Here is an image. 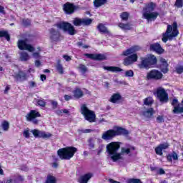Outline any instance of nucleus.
Wrapping results in <instances>:
<instances>
[{
  "label": "nucleus",
  "mask_w": 183,
  "mask_h": 183,
  "mask_svg": "<svg viewBox=\"0 0 183 183\" xmlns=\"http://www.w3.org/2000/svg\"><path fill=\"white\" fill-rule=\"evenodd\" d=\"M13 77L16 81H25L28 78V75L25 71H19L13 75Z\"/></svg>",
  "instance_id": "6ab92c4d"
},
{
  "label": "nucleus",
  "mask_w": 183,
  "mask_h": 183,
  "mask_svg": "<svg viewBox=\"0 0 183 183\" xmlns=\"http://www.w3.org/2000/svg\"><path fill=\"white\" fill-rule=\"evenodd\" d=\"M82 25H91L92 24V19H81Z\"/></svg>",
  "instance_id": "79ce46f5"
},
{
  "label": "nucleus",
  "mask_w": 183,
  "mask_h": 183,
  "mask_svg": "<svg viewBox=\"0 0 183 183\" xmlns=\"http://www.w3.org/2000/svg\"><path fill=\"white\" fill-rule=\"evenodd\" d=\"M89 147L90 149H94L95 147V142L94 141V139H90L89 140Z\"/></svg>",
  "instance_id": "a18cd8bd"
},
{
  "label": "nucleus",
  "mask_w": 183,
  "mask_h": 183,
  "mask_svg": "<svg viewBox=\"0 0 183 183\" xmlns=\"http://www.w3.org/2000/svg\"><path fill=\"white\" fill-rule=\"evenodd\" d=\"M97 29H99V31L100 32H103V34H108V29H107L105 27V25H104L103 24H99L98 26H97Z\"/></svg>",
  "instance_id": "f704fd0d"
},
{
  "label": "nucleus",
  "mask_w": 183,
  "mask_h": 183,
  "mask_svg": "<svg viewBox=\"0 0 183 183\" xmlns=\"http://www.w3.org/2000/svg\"><path fill=\"white\" fill-rule=\"evenodd\" d=\"M107 3V0H94V5L95 8H99V6H102V5H105Z\"/></svg>",
  "instance_id": "2f4dec72"
},
{
  "label": "nucleus",
  "mask_w": 183,
  "mask_h": 183,
  "mask_svg": "<svg viewBox=\"0 0 183 183\" xmlns=\"http://www.w3.org/2000/svg\"><path fill=\"white\" fill-rule=\"evenodd\" d=\"M0 14H5V8L2 6H0Z\"/></svg>",
  "instance_id": "0e129e2a"
},
{
  "label": "nucleus",
  "mask_w": 183,
  "mask_h": 183,
  "mask_svg": "<svg viewBox=\"0 0 183 183\" xmlns=\"http://www.w3.org/2000/svg\"><path fill=\"white\" fill-rule=\"evenodd\" d=\"M51 104H52L53 108H56V107H58V102H57L52 101Z\"/></svg>",
  "instance_id": "680f3d73"
},
{
  "label": "nucleus",
  "mask_w": 183,
  "mask_h": 183,
  "mask_svg": "<svg viewBox=\"0 0 183 183\" xmlns=\"http://www.w3.org/2000/svg\"><path fill=\"white\" fill-rule=\"evenodd\" d=\"M23 25H24V26H28V25H31V20L29 19H24L23 20Z\"/></svg>",
  "instance_id": "603ef678"
},
{
  "label": "nucleus",
  "mask_w": 183,
  "mask_h": 183,
  "mask_svg": "<svg viewBox=\"0 0 183 183\" xmlns=\"http://www.w3.org/2000/svg\"><path fill=\"white\" fill-rule=\"evenodd\" d=\"M178 34H179L178 31V24L177 22H174L172 25L167 26L166 32L162 35V41L164 43H167L168 39L169 41H172L174 38L178 36Z\"/></svg>",
  "instance_id": "7ed1b4c3"
},
{
  "label": "nucleus",
  "mask_w": 183,
  "mask_h": 183,
  "mask_svg": "<svg viewBox=\"0 0 183 183\" xmlns=\"http://www.w3.org/2000/svg\"><path fill=\"white\" fill-rule=\"evenodd\" d=\"M35 66H36L37 68H39V66H41V61H39V60L35 61Z\"/></svg>",
  "instance_id": "052dcab7"
},
{
  "label": "nucleus",
  "mask_w": 183,
  "mask_h": 183,
  "mask_svg": "<svg viewBox=\"0 0 183 183\" xmlns=\"http://www.w3.org/2000/svg\"><path fill=\"white\" fill-rule=\"evenodd\" d=\"M41 81H45V79H46V76H45V74H41Z\"/></svg>",
  "instance_id": "774afa93"
},
{
  "label": "nucleus",
  "mask_w": 183,
  "mask_h": 183,
  "mask_svg": "<svg viewBox=\"0 0 183 183\" xmlns=\"http://www.w3.org/2000/svg\"><path fill=\"white\" fill-rule=\"evenodd\" d=\"M29 54L26 51H21L20 54L21 61H28L29 59Z\"/></svg>",
  "instance_id": "72a5a7b5"
},
{
  "label": "nucleus",
  "mask_w": 183,
  "mask_h": 183,
  "mask_svg": "<svg viewBox=\"0 0 183 183\" xmlns=\"http://www.w3.org/2000/svg\"><path fill=\"white\" fill-rule=\"evenodd\" d=\"M138 61V55L137 54H133L124 59V64L126 66L129 65H132L134 62H137Z\"/></svg>",
  "instance_id": "4468645a"
},
{
  "label": "nucleus",
  "mask_w": 183,
  "mask_h": 183,
  "mask_svg": "<svg viewBox=\"0 0 183 183\" xmlns=\"http://www.w3.org/2000/svg\"><path fill=\"white\" fill-rule=\"evenodd\" d=\"M124 76H134V71L132 70L126 71Z\"/></svg>",
  "instance_id": "8fccbe9b"
},
{
  "label": "nucleus",
  "mask_w": 183,
  "mask_h": 183,
  "mask_svg": "<svg viewBox=\"0 0 183 183\" xmlns=\"http://www.w3.org/2000/svg\"><path fill=\"white\" fill-rule=\"evenodd\" d=\"M150 50L156 52V54H164V49L161 46V44L159 43H154L150 45Z\"/></svg>",
  "instance_id": "a211bd4d"
},
{
  "label": "nucleus",
  "mask_w": 183,
  "mask_h": 183,
  "mask_svg": "<svg viewBox=\"0 0 183 183\" xmlns=\"http://www.w3.org/2000/svg\"><path fill=\"white\" fill-rule=\"evenodd\" d=\"M128 134H129L128 130L122 127H117L116 130L109 129L104 132L102 135V138L104 141H111V139L118 137V135H128Z\"/></svg>",
  "instance_id": "f03ea898"
},
{
  "label": "nucleus",
  "mask_w": 183,
  "mask_h": 183,
  "mask_svg": "<svg viewBox=\"0 0 183 183\" xmlns=\"http://www.w3.org/2000/svg\"><path fill=\"white\" fill-rule=\"evenodd\" d=\"M129 16V14L127 12H123L121 14V18L123 21H128V17Z\"/></svg>",
  "instance_id": "49530a36"
},
{
  "label": "nucleus",
  "mask_w": 183,
  "mask_h": 183,
  "mask_svg": "<svg viewBox=\"0 0 183 183\" xmlns=\"http://www.w3.org/2000/svg\"><path fill=\"white\" fill-rule=\"evenodd\" d=\"M56 26H57L59 29H61V31L66 32L69 35H75L76 34L75 27L70 23L62 21L57 23Z\"/></svg>",
  "instance_id": "423d86ee"
},
{
  "label": "nucleus",
  "mask_w": 183,
  "mask_h": 183,
  "mask_svg": "<svg viewBox=\"0 0 183 183\" xmlns=\"http://www.w3.org/2000/svg\"><path fill=\"white\" fill-rule=\"evenodd\" d=\"M78 69L81 72V74H85L88 71V68L84 64H80L78 66Z\"/></svg>",
  "instance_id": "a19ab883"
},
{
  "label": "nucleus",
  "mask_w": 183,
  "mask_h": 183,
  "mask_svg": "<svg viewBox=\"0 0 183 183\" xmlns=\"http://www.w3.org/2000/svg\"><path fill=\"white\" fill-rule=\"evenodd\" d=\"M63 58L65 59V61H66L67 62H69V61H71V56H68V55H64Z\"/></svg>",
  "instance_id": "13d9d810"
},
{
  "label": "nucleus",
  "mask_w": 183,
  "mask_h": 183,
  "mask_svg": "<svg viewBox=\"0 0 183 183\" xmlns=\"http://www.w3.org/2000/svg\"><path fill=\"white\" fill-rule=\"evenodd\" d=\"M73 24L74 26H81L82 25V19L75 18L73 20Z\"/></svg>",
  "instance_id": "58836bf2"
},
{
  "label": "nucleus",
  "mask_w": 183,
  "mask_h": 183,
  "mask_svg": "<svg viewBox=\"0 0 183 183\" xmlns=\"http://www.w3.org/2000/svg\"><path fill=\"white\" fill-rule=\"evenodd\" d=\"M152 104H154V99L152 97H147L144 100V104L150 107Z\"/></svg>",
  "instance_id": "4c0bfd02"
},
{
  "label": "nucleus",
  "mask_w": 183,
  "mask_h": 183,
  "mask_svg": "<svg viewBox=\"0 0 183 183\" xmlns=\"http://www.w3.org/2000/svg\"><path fill=\"white\" fill-rule=\"evenodd\" d=\"M81 112L86 121H89V122H95V112H94V111L89 110V109L86 107V105H81Z\"/></svg>",
  "instance_id": "0eeeda50"
},
{
  "label": "nucleus",
  "mask_w": 183,
  "mask_h": 183,
  "mask_svg": "<svg viewBox=\"0 0 183 183\" xmlns=\"http://www.w3.org/2000/svg\"><path fill=\"white\" fill-rule=\"evenodd\" d=\"M49 38L51 42H58L61 39V33L59 31L52 28L49 30Z\"/></svg>",
  "instance_id": "ddd939ff"
},
{
  "label": "nucleus",
  "mask_w": 183,
  "mask_h": 183,
  "mask_svg": "<svg viewBox=\"0 0 183 183\" xmlns=\"http://www.w3.org/2000/svg\"><path fill=\"white\" fill-rule=\"evenodd\" d=\"M176 71H177L178 74H182V72H183V66H178L176 68Z\"/></svg>",
  "instance_id": "864d4df0"
},
{
  "label": "nucleus",
  "mask_w": 183,
  "mask_h": 183,
  "mask_svg": "<svg viewBox=\"0 0 183 183\" xmlns=\"http://www.w3.org/2000/svg\"><path fill=\"white\" fill-rule=\"evenodd\" d=\"M107 157L111 158L113 162H117V161H121L124 159V154H129L131 152V149L128 148L123 147L122 148L121 152H118L119 148H121V145L119 143L117 142H112L107 145Z\"/></svg>",
  "instance_id": "f257e3e1"
},
{
  "label": "nucleus",
  "mask_w": 183,
  "mask_h": 183,
  "mask_svg": "<svg viewBox=\"0 0 183 183\" xmlns=\"http://www.w3.org/2000/svg\"><path fill=\"white\" fill-rule=\"evenodd\" d=\"M128 183H142L139 179H129Z\"/></svg>",
  "instance_id": "09e8293b"
},
{
  "label": "nucleus",
  "mask_w": 183,
  "mask_h": 183,
  "mask_svg": "<svg viewBox=\"0 0 183 183\" xmlns=\"http://www.w3.org/2000/svg\"><path fill=\"white\" fill-rule=\"evenodd\" d=\"M122 97L121 94L116 93L113 94L110 98V102H112V104H118L119 101H121Z\"/></svg>",
  "instance_id": "a878e982"
},
{
  "label": "nucleus",
  "mask_w": 183,
  "mask_h": 183,
  "mask_svg": "<svg viewBox=\"0 0 183 183\" xmlns=\"http://www.w3.org/2000/svg\"><path fill=\"white\" fill-rule=\"evenodd\" d=\"M173 114H183V106L178 104L174 107Z\"/></svg>",
  "instance_id": "7c9ffc66"
},
{
  "label": "nucleus",
  "mask_w": 183,
  "mask_h": 183,
  "mask_svg": "<svg viewBox=\"0 0 183 183\" xmlns=\"http://www.w3.org/2000/svg\"><path fill=\"white\" fill-rule=\"evenodd\" d=\"M119 26L121 28V29H123L124 31H129L131 29L132 25L129 24H123V23H119Z\"/></svg>",
  "instance_id": "473e14b6"
},
{
  "label": "nucleus",
  "mask_w": 183,
  "mask_h": 183,
  "mask_svg": "<svg viewBox=\"0 0 183 183\" xmlns=\"http://www.w3.org/2000/svg\"><path fill=\"white\" fill-rule=\"evenodd\" d=\"M45 183H56V178L51 174H49Z\"/></svg>",
  "instance_id": "c9c22d12"
},
{
  "label": "nucleus",
  "mask_w": 183,
  "mask_h": 183,
  "mask_svg": "<svg viewBox=\"0 0 183 183\" xmlns=\"http://www.w3.org/2000/svg\"><path fill=\"white\" fill-rule=\"evenodd\" d=\"M24 181V177L21 175H13L7 178L5 183H18Z\"/></svg>",
  "instance_id": "2eb2a0df"
},
{
  "label": "nucleus",
  "mask_w": 183,
  "mask_h": 183,
  "mask_svg": "<svg viewBox=\"0 0 183 183\" xmlns=\"http://www.w3.org/2000/svg\"><path fill=\"white\" fill-rule=\"evenodd\" d=\"M160 69L163 74H167L168 72V63L167 60L164 58H160Z\"/></svg>",
  "instance_id": "5701e85b"
},
{
  "label": "nucleus",
  "mask_w": 183,
  "mask_h": 183,
  "mask_svg": "<svg viewBox=\"0 0 183 183\" xmlns=\"http://www.w3.org/2000/svg\"><path fill=\"white\" fill-rule=\"evenodd\" d=\"M64 99H65V101H69L70 99H72V97H71L69 95H65Z\"/></svg>",
  "instance_id": "e2e57ef3"
},
{
  "label": "nucleus",
  "mask_w": 183,
  "mask_h": 183,
  "mask_svg": "<svg viewBox=\"0 0 183 183\" xmlns=\"http://www.w3.org/2000/svg\"><path fill=\"white\" fill-rule=\"evenodd\" d=\"M139 69H149L151 66L147 58H142L140 64H138Z\"/></svg>",
  "instance_id": "412c9836"
},
{
  "label": "nucleus",
  "mask_w": 183,
  "mask_h": 183,
  "mask_svg": "<svg viewBox=\"0 0 183 183\" xmlns=\"http://www.w3.org/2000/svg\"><path fill=\"white\" fill-rule=\"evenodd\" d=\"M92 177H94V174L86 173V174L81 176L79 178L78 182L79 183H88V181H89V179H91V178H92Z\"/></svg>",
  "instance_id": "aec40b11"
},
{
  "label": "nucleus",
  "mask_w": 183,
  "mask_h": 183,
  "mask_svg": "<svg viewBox=\"0 0 183 183\" xmlns=\"http://www.w3.org/2000/svg\"><path fill=\"white\" fill-rule=\"evenodd\" d=\"M4 37L6 40L9 41L11 37L6 31H0V38Z\"/></svg>",
  "instance_id": "e433bc0d"
},
{
  "label": "nucleus",
  "mask_w": 183,
  "mask_h": 183,
  "mask_svg": "<svg viewBox=\"0 0 183 183\" xmlns=\"http://www.w3.org/2000/svg\"><path fill=\"white\" fill-rule=\"evenodd\" d=\"M172 159H174V161L178 160V154H177L175 152H173L172 154H168L167 156V161L171 162Z\"/></svg>",
  "instance_id": "c756f323"
},
{
  "label": "nucleus",
  "mask_w": 183,
  "mask_h": 183,
  "mask_svg": "<svg viewBox=\"0 0 183 183\" xmlns=\"http://www.w3.org/2000/svg\"><path fill=\"white\" fill-rule=\"evenodd\" d=\"M156 96L157 99H159L162 104H167V102H168L169 100L168 93L167 91H165V89L162 87H159L157 89Z\"/></svg>",
  "instance_id": "6e6552de"
},
{
  "label": "nucleus",
  "mask_w": 183,
  "mask_h": 183,
  "mask_svg": "<svg viewBox=\"0 0 183 183\" xmlns=\"http://www.w3.org/2000/svg\"><path fill=\"white\" fill-rule=\"evenodd\" d=\"M9 89H11V88L9 87V86H6V89L4 90V94H8V91H9Z\"/></svg>",
  "instance_id": "338daca9"
},
{
  "label": "nucleus",
  "mask_w": 183,
  "mask_h": 183,
  "mask_svg": "<svg viewBox=\"0 0 183 183\" xmlns=\"http://www.w3.org/2000/svg\"><path fill=\"white\" fill-rule=\"evenodd\" d=\"M63 9L64 12L67 14H74V12L75 11V6L71 3L67 2L64 4Z\"/></svg>",
  "instance_id": "f3484780"
},
{
  "label": "nucleus",
  "mask_w": 183,
  "mask_h": 183,
  "mask_svg": "<svg viewBox=\"0 0 183 183\" xmlns=\"http://www.w3.org/2000/svg\"><path fill=\"white\" fill-rule=\"evenodd\" d=\"M18 48L21 51H28L29 52H34L35 51V48L32 46V45L28 44V40L26 39H21L18 41L17 43Z\"/></svg>",
  "instance_id": "1a4fd4ad"
},
{
  "label": "nucleus",
  "mask_w": 183,
  "mask_h": 183,
  "mask_svg": "<svg viewBox=\"0 0 183 183\" xmlns=\"http://www.w3.org/2000/svg\"><path fill=\"white\" fill-rule=\"evenodd\" d=\"M1 127L4 131H8V129H9V123L6 121H4L1 124Z\"/></svg>",
  "instance_id": "c03bdc74"
},
{
  "label": "nucleus",
  "mask_w": 183,
  "mask_h": 183,
  "mask_svg": "<svg viewBox=\"0 0 183 183\" xmlns=\"http://www.w3.org/2000/svg\"><path fill=\"white\" fill-rule=\"evenodd\" d=\"M157 120L159 122L162 123L164 122V117L162 116H159L157 118Z\"/></svg>",
  "instance_id": "bf43d9fd"
},
{
  "label": "nucleus",
  "mask_w": 183,
  "mask_h": 183,
  "mask_svg": "<svg viewBox=\"0 0 183 183\" xmlns=\"http://www.w3.org/2000/svg\"><path fill=\"white\" fill-rule=\"evenodd\" d=\"M85 56L89 58L90 59H93L94 61H104L107 59V56L104 54H85Z\"/></svg>",
  "instance_id": "dca6fc26"
},
{
  "label": "nucleus",
  "mask_w": 183,
  "mask_h": 183,
  "mask_svg": "<svg viewBox=\"0 0 183 183\" xmlns=\"http://www.w3.org/2000/svg\"><path fill=\"white\" fill-rule=\"evenodd\" d=\"M155 9V4L149 3L146 8V11L143 13V16L145 19L148 21H155L158 18L159 14L157 11L152 12Z\"/></svg>",
  "instance_id": "39448f33"
},
{
  "label": "nucleus",
  "mask_w": 183,
  "mask_h": 183,
  "mask_svg": "<svg viewBox=\"0 0 183 183\" xmlns=\"http://www.w3.org/2000/svg\"><path fill=\"white\" fill-rule=\"evenodd\" d=\"M146 59H147L150 66H152V65H155V64H157V57L154 55L149 54L147 56V57H146Z\"/></svg>",
  "instance_id": "bb28decb"
},
{
  "label": "nucleus",
  "mask_w": 183,
  "mask_h": 183,
  "mask_svg": "<svg viewBox=\"0 0 183 183\" xmlns=\"http://www.w3.org/2000/svg\"><path fill=\"white\" fill-rule=\"evenodd\" d=\"M162 76H163L162 73H161V71L156 69L151 70L147 74V79L158 80V79H161Z\"/></svg>",
  "instance_id": "9b49d317"
},
{
  "label": "nucleus",
  "mask_w": 183,
  "mask_h": 183,
  "mask_svg": "<svg viewBox=\"0 0 183 183\" xmlns=\"http://www.w3.org/2000/svg\"><path fill=\"white\" fill-rule=\"evenodd\" d=\"M154 114H155V112L154 111V109L151 107L142 112V115L148 119H149V118H152V115H154Z\"/></svg>",
  "instance_id": "393cba45"
},
{
  "label": "nucleus",
  "mask_w": 183,
  "mask_h": 183,
  "mask_svg": "<svg viewBox=\"0 0 183 183\" xmlns=\"http://www.w3.org/2000/svg\"><path fill=\"white\" fill-rule=\"evenodd\" d=\"M37 105H39V107H42L43 108H45L46 102L44 99H40L37 100Z\"/></svg>",
  "instance_id": "37998d69"
},
{
  "label": "nucleus",
  "mask_w": 183,
  "mask_h": 183,
  "mask_svg": "<svg viewBox=\"0 0 183 183\" xmlns=\"http://www.w3.org/2000/svg\"><path fill=\"white\" fill-rule=\"evenodd\" d=\"M74 97L76 98V99H79V98H82L84 97V92L80 89H76L74 92Z\"/></svg>",
  "instance_id": "c85d7f7f"
},
{
  "label": "nucleus",
  "mask_w": 183,
  "mask_h": 183,
  "mask_svg": "<svg viewBox=\"0 0 183 183\" xmlns=\"http://www.w3.org/2000/svg\"><path fill=\"white\" fill-rule=\"evenodd\" d=\"M32 56L35 58V59H39L41 58V54L39 51H36L32 54Z\"/></svg>",
  "instance_id": "3c124183"
},
{
  "label": "nucleus",
  "mask_w": 183,
  "mask_h": 183,
  "mask_svg": "<svg viewBox=\"0 0 183 183\" xmlns=\"http://www.w3.org/2000/svg\"><path fill=\"white\" fill-rule=\"evenodd\" d=\"M139 49H141V47H139V46H134L130 49H128L126 51H123V55L124 56H128V55L135 54V52H137V51H139Z\"/></svg>",
  "instance_id": "4be33fe9"
},
{
  "label": "nucleus",
  "mask_w": 183,
  "mask_h": 183,
  "mask_svg": "<svg viewBox=\"0 0 183 183\" xmlns=\"http://www.w3.org/2000/svg\"><path fill=\"white\" fill-rule=\"evenodd\" d=\"M23 136L25 138H29V130H24L23 132Z\"/></svg>",
  "instance_id": "6e6d98bb"
},
{
  "label": "nucleus",
  "mask_w": 183,
  "mask_h": 183,
  "mask_svg": "<svg viewBox=\"0 0 183 183\" xmlns=\"http://www.w3.org/2000/svg\"><path fill=\"white\" fill-rule=\"evenodd\" d=\"M168 147H169L168 143L162 144L159 145L157 147H156L154 151L157 155L161 156V155H162V151H164V149H167V148H168Z\"/></svg>",
  "instance_id": "b1692460"
},
{
  "label": "nucleus",
  "mask_w": 183,
  "mask_h": 183,
  "mask_svg": "<svg viewBox=\"0 0 183 183\" xmlns=\"http://www.w3.org/2000/svg\"><path fill=\"white\" fill-rule=\"evenodd\" d=\"M103 69L109 71L110 72H121L122 71V69L117 66H104Z\"/></svg>",
  "instance_id": "cd10ccee"
},
{
  "label": "nucleus",
  "mask_w": 183,
  "mask_h": 183,
  "mask_svg": "<svg viewBox=\"0 0 183 183\" xmlns=\"http://www.w3.org/2000/svg\"><path fill=\"white\" fill-rule=\"evenodd\" d=\"M59 62L60 61H58V64H56V68L59 74H61L62 75V74H64V67L62 66V64H61V63Z\"/></svg>",
  "instance_id": "ea45409f"
},
{
  "label": "nucleus",
  "mask_w": 183,
  "mask_h": 183,
  "mask_svg": "<svg viewBox=\"0 0 183 183\" xmlns=\"http://www.w3.org/2000/svg\"><path fill=\"white\" fill-rule=\"evenodd\" d=\"M78 151V149L74 147H68L65 148L59 149L57 151V155H59L60 159L69 160L75 155V152Z\"/></svg>",
  "instance_id": "20e7f679"
},
{
  "label": "nucleus",
  "mask_w": 183,
  "mask_h": 183,
  "mask_svg": "<svg viewBox=\"0 0 183 183\" xmlns=\"http://www.w3.org/2000/svg\"><path fill=\"white\" fill-rule=\"evenodd\" d=\"M159 175H164V174H165V171L163 170V169H159Z\"/></svg>",
  "instance_id": "69168bd1"
},
{
  "label": "nucleus",
  "mask_w": 183,
  "mask_h": 183,
  "mask_svg": "<svg viewBox=\"0 0 183 183\" xmlns=\"http://www.w3.org/2000/svg\"><path fill=\"white\" fill-rule=\"evenodd\" d=\"M174 5L177 8H182L183 7V1L182 0H176Z\"/></svg>",
  "instance_id": "de8ad7c7"
},
{
  "label": "nucleus",
  "mask_w": 183,
  "mask_h": 183,
  "mask_svg": "<svg viewBox=\"0 0 183 183\" xmlns=\"http://www.w3.org/2000/svg\"><path fill=\"white\" fill-rule=\"evenodd\" d=\"M172 107H177L178 105H179V104H178V99H173L172 102Z\"/></svg>",
  "instance_id": "5fc2aeb1"
},
{
  "label": "nucleus",
  "mask_w": 183,
  "mask_h": 183,
  "mask_svg": "<svg viewBox=\"0 0 183 183\" xmlns=\"http://www.w3.org/2000/svg\"><path fill=\"white\" fill-rule=\"evenodd\" d=\"M35 138H43L44 139H48L52 137V134L46 132L44 131L33 129L31 131Z\"/></svg>",
  "instance_id": "9d476101"
},
{
  "label": "nucleus",
  "mask_w": 183,
  "mask_h": 183,
  "mask_svg": "<svg viewBox=\"0 0 183 183\" xmlns=\"http://www.w3.org/2000/svg\"><path fill=\"white\" fill-rule=\"evenodd\" d=\"M80 132H82L83 134H89V132H92V130L89 129H86L80 130Z\"/></svg>",
  "instance_id": "4d7b16f0"
},
{
  "label": "nucleus",
  "mask_w": 183,
  "mask_h": 183,
  "mask_svg": "<svg viewBox=\"0 0 183 183\" xmlns=\"http://www.w3.org/2000/svg\"><path fill=\"white\" fill-rule=\"evenodd\" d=\"M39 117H41L39 112L35 110H31L26 114V118L27 121H32L33 124H38V119H36V118H39Z\"/></svg>",
  "instance_id": "f8f14e48"
}]
</instances>
